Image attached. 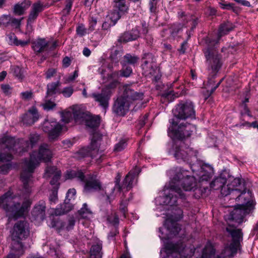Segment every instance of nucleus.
I'll return each mask as SVG.
<instances>
[{"instance_id": "4c0bfd02", "label": "nucleus", "mask_w": 258, "mask_h": 258, "mask_svg": "<svg viewBox=\"0 0 258 258\" xmlns=\"http://www.w3.org/2000/svg\"><path fill=\"white\" fill-rule=\"evenodd\" d=\"M119 17H106L105 20L102 24V28L104 30L109 29L110 27L114 26Z\"/></svg>"}, {"instance_id": "1a4fd4ad", "label": "nucleus", "mask_w": 258, "mask_h": 258, "mask_svg": "<svg viewBox=\"0 0 258 258\" xmlns=\"http://www.w3.org/2000/svg\"><path fill=\"white\" fill-rule=\"evenodd\" d=\"M118 76L119 73L116 71L108 75L107 79L109 82V84L102 89L101 93H93L91 95L95 100L98 102L100 105L105 110L108 107V101L112 94V89H114L118 84Z\"/></svg>"}, {"instance_id": "ea45409f", "label": "nucleus", "mask_w": 258, "mask_h": 258, "mask_svg": "<svg viewBox=\"0 0 258 258\" xmlns=\"http://www.w3.org/2000/svg\"><path fill=\"white\" fill-rule=\"evenodd\" d=\"M9 21L7 25L10 24L14 27L18 28L20 25L21 20L20 19H14L11 17H2L0 20V23L2 24L4 21Z\"/></svg>"}, {"instance_id": "052dcab7", "label": "nucleus", "mask_w": 258, "mask_h": 258, "mask_svg": "<svg viewBox=\"0 0 258 258\" xmlns=\"http://www.w3.org/2000/svg\"><path fill=\"white\" fill-rule=\"evenodd\" d=\"M157 2L150 1L149 2V9L151 13L155 14L157 10Z\"/></svg>"}, {"instance_id": "3c124183", "label": "nucleus", "mask_w": 258, "mask_h": 258, "mask_svg": "<svg viewBox=\"0 0 258 258\" xmlns=\"http://www.w3.org/2000/svg\"><path fill=\"white\" fill-rule=\"evenodd\" d=\"M179 31L180 29L178 28L172 27L170 28L169 30H166L165 32L166 33H169L170 34L169 38L171 39H174L177 36ZM164 33H165V32H164Z\"/></svg>"}, {"instance_id": "4be33fe9", "label": "nucleus", "mask_w": 258, "mask_h": 258, "mask_svg": "<svg viewBox=\"0 0 258 258\" xmlns=\"http://www.w3.org/2000/svg\"><path fill=\"white\" fill-rule=\"evenodd\" d=\"M39 116L37 109L33 106L23 115L22 120L26 125H32L38 119Z\"/></svg>"}, {"instance_id": "bf43d9fd", "label": "nucleus", "mask_w": 258, "mask_h": 258, "mask_svg": "<svg viewBox=\"0 0 258 258\" xmlns=\"http://www.w3.org/2000/svg\"><path fill=\"white\" fill-rule=\"evenodd\" d=\"M73 4V2L71 0H67L66 8L63 9V12L66 14L68 15L71 9Z\"/></svg>"}, {"instance_id": "a878e982", "label": "nucleus", "mask_w": 258, "mask_h": 258, "mask_svg": "<svg viewBox=\"0 0 258 258\" xmlns=\"http://www.w3.org/2000/svg\"><path fill=\"white\" fill-rule=\"evenodd\" d=\"M31 4L30 0H24L23 2H19L14 6L13 12L16 15H23L25 11L29 8Z\"/></svg>"}, {"instance_id": "2f4dec72", "label": "nucleus", "mask_w": 258, "mask_h": 258, "mask_svg": "<svg viewBox=\"0 0 258 258\" xmlns=\"http://www.w3.org/2000/svg\"><path fill=\"white\" fill-rule=\"evenodd\" d=\"M9 42L11 44H14L17 46H25L28 44L30 42L29 40H18L17 37L14 34H10L8 36Z\"/></svg>"}, {"instance_id": "79ce46f5", "label": "nucleus", "mask_w": 258, "mask_h": 258, "mask_svg": "<svg viewBox=\"0 0 258 258\" xmlns=\"http://www.w3.org/2000/svg\"><path fill=\"white\" fill-rule=\"evenodd\" d=\"M13 246L11 245V250L10 253L8 255V256L6 258H19V257L23 254L24 252V249H23L22 253H20L19 248L17 247L16 250L13 249Z\"/></svg>"}, {"instance_id": "423d86ee", "label": "nucleus", "mask_w": 258, "mask_h": 258, "mask_svg": "<svg viewBox=\"0 0 258 258\" xmlns=\"http://www.w3.org/2000/svg\"><path fill=\"white\" fill-rule=\"evenodd\" d=\"M226 228L227 231L232 236L233 242L229 247H226L224 251L220 255L215 256V249L210 242H208L201 251L199 256L196 258H230L233 256V253L237 251L239 241L242 236V233L240 229H236L234 226L235 224H232L231 227Z\"/></svg>"}, {"instance_id": "2eb2a0df", "label": "nucleus", "mask_w": 258, "mask_h": 258, "mask_svg": "<svg viewBox=\"0 0 258 258\" xmlns=\"http://www.w3.org/2000/svg\"><path fill=\"white\" fill-rule=\"evenodd\" d=\"M66 179L78 178L80 181L84 183V191L88 193L91 191L99 190L101 188L100 182L94 178L91 177L85 180V176L82 172L80 170L68 171L65 175Z\"/></svg>"}, {"instance_id": "8fccbe9b", "label": "nucleus", "mask_w": 258, "mask_h": 258, "mask_svg": "<svg viewBox=\"0 0 258 258\" xmlns=\"http://www.w3.org/2000/svg\"><path fill=\"white\" fill-rule=\"evenodd\" d=\"M178 95L177 93L174 94V91L171 90L167 92H165L162 94V97L171 101L175 97H177Z\"/></svg>"}, {"instance_id": "c03bdc74", "label": "nucleus", "mask_w": 258, "mask_h": 258, "mask_svg": "<svg viewBox=\"0 0 258 258\" xmlns=\"http://www.w3.org/2000/svg\"><path fill=\"white\" fill-rule=\"evenodd\" d=\"M74 89L71 86L66 87L63 88L60 92L63 97L66 98L70 97L74 93Z\"/></svg>"}, {"instance_id": "a19ab883", "label": "nucleus", "mask_w": 258, "mask_h": 258, "mask_svg": "<svg viewBox=\"0 0 258 258\" xmlns=\"http://www.w3.org/2000/svg\"><path fill=\"white\" fill-rule=\"evenodd\" d=\"M59 86V82H52L47 85V95H52L56 93V89Z\"/></svg>"}, {"instance_id": "0eeeda50", "label": "nucleus", "mask_w": 258, "mask_h": 258, "mask_svg": "<svg viewBox=\"0 0 258 258\" xmlns=\"http://www.w3.org/2000/svg\"><path fill=\"white\" fill-rule=\"evenodd\" d=\"M233 29L232 24L230 22L221 25L218 32V40H212L209 42L207 48L204 53L206 58L208 69L212 76H215L221 67V57L217 51L211 47L212 45L218 43L219 39L223 35L227 34Z\"/></svg>"}, {"instance_id": "e433bc0d", "label": "nucleus", "mask_w": 258, "mask_h": 258, "mask_svg": "<svg viewBox=\"0 0 258 258\" xmlns=\"http://www.w3.org/2000/svg\"><path fill=\"white\" fill-rule=\"evenodd\" d=\"M76 105H73L67 110L62 112L61 113V120L65 123H69L72 119V115H74V113L72 110V108Z\"/></svg>"}, {"instance_id": "cd10ccee", "label": "nucleus", "mask_w": 258, "mask_h": 258, "mask_svg": "<svg viewBox=\"0 0 258 258\" xmlns=\"http://www.w3.org/2000/svg\"><path fill=\"white\" fill-rule=\"evenodd\" d=\"M91 19L92 21L90 23V26L89 29V31H88L83 24H81L77 27L76 31L78 35L80 36H84L94 30L93 26L96 24L97 20L95 17H92Z\"/></svg>"}, {"instance_id": "13d9d810", "label": "nucleus", "mask_w": 258, "mask_h": 258, "mask_svg": "<svg viewBox=\"0 0 258 258\" xmlns=\"http://www.w3.org/2000/svg\"><path fill=\"white\" fill-rule=\"evenodd\" d=\"M126 205L127 203L126 201H121L119 206V210L122 213L124 218L125 217V213L127 211Z\"/></svg>"}, {"instance_id": "49530a36", "label": "nucleus", "mask_w": 258, "mask_h": 258, "mask_svg": "<svg viewBox=\"0 0 258 258\" xmlns=\"http://www.w3.org/2000/svg\"><path fill=\"white\" fill-rule=\"evenodd\" d=\"M12 70L14 75L19 79H22L23 77L24 71L19 66H13Z\"/></svg>"}, {"instance_id": "b1692460", "label": "nucleus", "mask_w": 258, "mask_h": 258, "mask_svg": "<svg viewBox=\"0 0 258 258\" xmlns=\"http://www.w3.org/2000/svg\"><path fill=\"white\" fill-rule=\"evenodd\" d=\"M44 176L46 178H52L50 183L51 185H56L60 176V171L55 167H48L45 170Z\"/></svg>"}, {"instance_id": "a211bd4d", "label": "nucleus", "mask_w": 258, "mask_h": 258, "mask_svg": "<svg viewBox=\"0 0 258 258\" xmlns=\"http://www.w3.org/2000/svg\"><path fill=\"white\" fill-rule=\"evenodd\" d=\"M140 172V168L135 167L126 175L121 186L117 185L116 183L114 188H117L119 190H123L124 189L126 191L129 190L136 183L137 177Z\"/></svg>"}, {"instance_id": "412c9836", "label": "nucleus", "mask_w": 258, "mask_h": 258, "mask_svg": "<svg viewBox=\"0 0 258 258\" xmlns=\"http://www.w3.org/2000/svg\"><path fill=\"white\" fill-rule=\"evenodd\" d=\"M45 203L39 201L34 207L32 212V216L34 220L43 221L45 217Z\"/></svg>"}, {"instance_id": "774afa93", "label": "nucleus", "mask_w": 258, "mask_h": 258, "mask_svg": "<svg viewBox=\"0 0 258 258\" xmlns=\"http://www.w3.org/2000/svg\"><path fill=\"white\" fill-rule=\"evenodd\" d=\"M236 2L246 7H250V3L246 0H234Z\"/></svg>"}, {"instance_id": "f3484780", "label": "nucleus", "mask_w": 258, "mask_h": 258, "mask_svg": "<svg viewBox=\"0 0 258 258\" xmlns=\"http://www.w3.org/2000/svg\"><path fill=\"white\" fill-rule=\"evenodd\" d=\"M142 69L144 74L148 76H153L154 80L157 81L161 77L159 69L152 61V55L150 53L144 54L142 59Z\"/></svg>"}, {"instance_id": "6e6552de", "label": "nucleus", "mask_w": 258, "mask_h": 258, "mask_svg": "<svg viewBox=\"0 0 258 258\" xmlns=\"http://www.w3.org/2000/svg\"><path fill=\"white\" fill-rule=\"evenodd\" d=\"M123 89L122 95L117 99L113 107V111L120 116H123L126 114L129 110V107L132 101L142 100L143 98V93L135 92L130 85H124Z\"/></svg>"}, {"instance_id": "5fc2aeb1", "label": "nucleus", "mask_w": 258, "mask_h": 258, "mask_svg": "<svg viewBox=\"0 0 258 258\" xmlns=\"http://www.w3.org/2000/svg\"><path fill=\"white\" fill-rule=\"evenodd\" d=\"M121 56V53L118 50H115L112 53L110 57L112 62H118Z\"/></svg>"}, {"instance_id": "473e14b6", "label": "nucleus", "mask_w": 258, "mask_h": 258, "mask_svg": "<svg viewBox=\"0 0 258 258\" xmlns=\"http://www.w3.org/2000/svg\"><path fill=\"white\" fill-rule=\"evenodd\" d=\"M79 214L81 218L90 220L93 217V213L88 208L87 204H83L82 208L79 211Z\"/></svg>"}, {"instance_id": "7ed1b4c3", "label": "nucleus", "mask_w": 258, "mask_h": 258, "mask_svg": "<svg viewBox=\"0 0 258 258\" xmlns=\"http://www.w3.org/2000/svg\"><path fill=\"white\" fill-rule=\"evenodd\" d=\"M40 139L38 134H31L29 141L19 140L17 142L11 137L6 136L1 139V146L5 147L4 152L0 153V173H7L11 167L12 154L16 150L20 153L22 151H27L34 148Z\"/></svg>"}, {"instance_id": "58836bf2", "label": "nucleus", "mask_w": 258, "mask_h": 258, "mask_svg": "<svg viewBox=\"0 0 258 258\" xmlns=\"http://www.w3.org/2000/svg\"><path fill=\"white\" fill-rule=\"evenodd\" d=\"M43 10V6L40 2L33 4L29 16H37Z\"/></svg>"}, {"instance_id": "72a5a7b5", "label": "nucleus", "mask_w": 258, "mask_h": 258, "mask_svg": "<svg viewBox=\"0 0 258 258\" xmlns=\"http://www.w3.org/2000/svg\"><path fill=\"white\" fill-rule=\"evenodd\" d=\"M226 182V179L225 178L218 177L210 183V187L214 189H220Z\"/></svg>"}, {"instance_id": "4d7b16f0", "label": "nucleus", "mask_w": 258, "mask_h": 258, "mask_svg": "<svg viewBox=\"0 0 258 258\" xmlns=\"http://www.w3.org/2000/svg\"><path fill=\"white\" fill-rule=\"evenodd\" d=\"M55 105V104L53 102L50 101H47L42 104L43 108L45 110L52 109Z\"/></svg>"}, {"instance_id": "603ef678", "label": "nucleus", "mask_w": 258, "mask_h": 258, "mask_svg": "<svg viewBox=\"0 0 258 258\" xmlns=\"http://www.w3.org/2000/svg\"><path fill=\"white\" fill-rule=\"evenodd\" d=\"M123 69L120 71V76L128 77L132 73V69L130 67L122 66Z\"/></svg>"}, {"instance_id": "7c9ffc66", "label": "nucleus", "mask_w": 258, "mask_h": 258, "mask_svg": "<svg viewBox=\"0 0 258 258\" xmlns=\"http://www.w3.org/2000/svg\"><path fill=\"white\" fill-rule=\"evenodd\" d=\"M139 36V32L137 29L133 30L131 32L124 33L121 37V41L128 42L136 39Z\"/></svg>"}, {"instance_id": "f03ea898", "label": "nucleus", "mask_w": 258, "mask_h": 258, "mask_svg": "<svg viewBox=\"0 0 258 258\" xmlns=\"http://www.w3.org/2000/svg\"><path fill=\"white\" fill-rule=\"evenodd\" d=\"M182 217V211L179 208L175 209V212L168 217L163 226L159 228V237L163 241L164 248L161 250L162 258H179V256L190 257L198 251V248L185 246L182 243L173 244L167 242L168 239L175 236L181 230L176 222Z\"/></svg>"}, {"instance_id": "393cba45", "label": "nucleus", "mask_w": 258, "mask_h": 258, "mask_svg": "<svg viewBox=\"0 0 258 258\" xmlns=\"http://www.w3.org/2000/svg\"><path fill=\"white\" fill-rule=\"evenodd\" d=\"M213 169L209 165H203L201 167V171L197 176L199 178L200 181H208L213 176Z\"/></svg>"}, {"instance_id": "f257e3e1", "label": "nucleus", "mask_w": 258, "mask_h": 258, "mask_svg": "<svg viewBox=\"0 0 258 258\" xmlns=\"http://www.w3.org/2000/svg\"><path fill=\"white\" fill-rule=\"evenodd\" d=\"M188 173V171L180 168L168 171L170 181L165 185L160 196L155 199V204L172 207L176 205L177 195L181 199H184L185 195L178 186H181L184 191H191L197 186L196 177L189 176Z\"/></svg>"}, {"instance_id": "39448f33", "label": "nucleus", "mask_w": 258, "mask_h": 258, "mask_svg": "<svg viewBox=\"0 0 258 258\" xmlns=\"http://www.w3.org/2000/svg\"><path fill=\"white\" fill-rule=\"evenodd\" d=\"M20 201V197L14 194L11 189L0 197V206L5 211L9 220L22 216L31 204L29 200L24 201L22 205Z\"/></svg>"}, {"instance_id": "4468645a", "label": "nucleus", "mask_w": 258, "mask_h": 258, "mask_svg": "<svg viewBox=\"0 0 258 258\" xmlns=\"http://www.w3.org/2000/svg\"><path fill=\"white\" fill-rule=\"evenodd\" d=\"M173 118L169 120L170 123H179L188 118L195 117V111L191 102L180 103L172 110Z\"/></svg>"}, {"instance_id": "bb28decb", "label": "nucleus", "mask_w": 258, "mask_h": 258, "mask_svg": "<svg viewBox=\"0 0 258 258\" xmlns=\"http://www.w3.org/2000/svg\"><path fill=\"white\" fill-rule=\"evenodd\" d=\"M101 249L102 243L98 241L91 246L90 250V258H101L102 255Z\"/></svg>"}, {"instance_id": "09e8293b", "label": "nucleus", "mask_w": 258, "mask_h": 258, "mask_svg": "<svg viewBox=\"0 0 258 258\" xmlns=\"http://www.w3.org/2000/svg\"><path fill=\"white\" fill-rule=\"evenodd\" d=\"M79 76L78 70H75L72 75H70L68 77L64 78V83L69 84L73 82Z\"/></svg>"}, {"instance_id": "9b49d317", "label": "nucleus", "mask_w": 258, "mask_h": 258, "mask_svg": "<svg viewBox=\"0 0 258 258\" xmlns=\"http://www.w3.org/2000/svg\"><path fill=\"white\" fill-rule=\"evenodd\" d=\"M29 235L28 224L25 221L17 222L15 224L11 233L12 239L11 245L13 246V249L16 250L17 247L19 248L20 253H22L24 247L20 240L26 238Z\"/></svg>"}, {"instance_id": "9d476101", "label": "nucleus", "mask_w": 258, "mask_h": 258, "mask_svg": "<svg viewBox=\"0 0 258 258\" xmlns=\"http://www.w3.org/2000/svg\"><path fill=\"white\" fill-rule=\"evenodd\" d=\"M168 134L173 139H182L187 138L196 131V126L185 121L179 123H170Z\"/></svg>"}, {"instance_id": "ddd939ff", "label": "nucleus", "mask_w": 258, "mask_h": 258, "mask_svg": "<svg viewBox=\"0 0 258 258\" xmlns=\"http://www.w3.org/2000/svg\"><path fill=\"white\" fill-rule=\"evenodd\" d=\"M245 198H241L243 199L244 202L236 206L229 215H227L226 220L227 223L230 225L231 221H234L237 223H241L242 222L243 217L252 209L254 203L252 200H247Z\"/></svg>"}, {"instance_id": "a18cd8bd", "label": "nucleus", "mask_w": 258, "mask_h": 258, "mask_svg": "<svg viewBox=\"0 0 258 258\" xmlns=\"http://www.w3.org/2000/svg\"><path fill=\"white\" fill-rule=\"evenodd\" d=\"M126 145V141L125 140H121L118 143L115 144L114 150L115 152H120L125 149Z\"/></svg>"}, {"instance_id": "e2e57ef3", "label": "nucleus", "mask_w": 258, "mask_h": 258, "mask_svg": "<svg viewBox=\"0 0 258 258\" xmlns=\"http://www.w3.org/2000/svg\"><path fill=\"white\" fill-rule=\"evenodd\" d=\"M241 183V180L238 178H236L233 180V181L231 182L230 184H229L230 186H232V188H235L234 187H236L239 185H240Z\"/></svg>"}, {"instance_id": "20e7f679", "label": "nucleus", "mask_w": 258, "mask_h": 258, "mask_svg": "<svg viewBox=\"0 0 258 258\" xmlns=\"http://www.w3.org/2000/svg\"><path fill=\"white\" fill-rule=\"evenodd\" d=\"M52 157V152L46 144L41 145L38 153L33 152L30 154L29 161L24 162L21 178L24 184V187L27 192H29L28 184L31 181L32 173L34 169L38 166L41 161L48 162Z\"/></svg>"}, {"instance_id": "6e6d98bb", "label": "nucleus", "mask_w": 258, "mask_h": 258, "mask_svg": "<svg viewBox=\"0 0 258 258\" xmlns=\"http://www.w3.org/2000/svg\"><path fill=\"white\" fill-rule=\"evenodd\" d=\"M1 89L6 95H10L12 92V88L8 84L1 85Z\"/></svg>"}, {"instance_id": "dca6fc26", "label": "nucleus", "mask_w": 258, "mask_h": 258, "mask_svg": "<svg viewBox=\"0 0 258 258\" xmlns=\"http://www.w3.org/2000/svg\"><path fill=\"white\" fill-rule=\"evenodd\" d=\"M169 153L172 155L178 162L187 160L189 157L194 154L192 149L186 147L184 143L181 141L175 143L169 151Z\"/></svg>"}, {"instance_id": "c9c22d12", "label": "nucleus", "mask_w": 258, "mask_h": 258, "mask_svg": "<svg viewBox=\"0 0 258 258\" xmlns=\"http://www.w3.org/2000/svg\"><path fill=\"white\" fill-rule=\"evenodd\" d=\"M116 7L118 10V15H123L128 10V7L125 4V0H115Z\"/></svg>"}, {"instance_id": "f8f14e48", "label": "nucleus", "mask_w": 258, "mask_h": 258, "mask_svg": "<svg viewBox=\"0 0 258 258\" xmlns=\"http://www.w3.org/2000/svg\"><path fill=\"white\" fill-rule=\"evenodd\" d=\"M74 113V119L78 124H85L90 128L98 127L100 119L98 115L93 116L89 112H85L81 105H76L72 108Z\"/></svg>"}, {"instance_id": "c756f323", "label": "nucleus", "mask_w": 258, "mask_h": 258, "mask_svg": "<svg viewBox=\"0 0 258 258\" xmlns=\"http://www.w3.org/2000/svg\"><path fill=\"white\" fill-rule=\"evenodd\" d=\"M48 45V42L44 39H38L33 42L32 48L38 52L43 51Z\"/></svg>"}, {"instance_id": "69168bd1", "label": "nucleus", "mask_w": 258, "mask_h": 258, "mask_svg": "<svg viewBox=\"0 0 258 258\" xmlns=\"http://www.w3.org/2000/svg\"><path fill=\"white\" fill-rule=\"evenodd\" d=\"M21 96L22 99H29L32 97V93L29 91L22 92L21 93Z\"/></svg>"}, {"instance_id": "6ab92c4d", "label": "nucleus", "mask_w": 258, "mask_h": 258, "mask_svg": "<svg viewBox=\"0 0 258 258\" xmlns=\"http://www.w3.org/2000/svg\"><path fill=\"white\" fill-rule=\"evenodd\" d=\"M62 129V126L55 120H45L42 124V130L48 134L50 140L56 139Z\"/></svg>"}, {"instance_id": "c85d7f7f", "label": "nucleus", "mask_w": 258, "mask_h": 258, "mask_svg": "<svg viewBox=\"0 0 258 258\" xmlns=\"http://www.w3.org/2000/svg\"><path fill=\"white\" fill-rule=\"evenodd\" d=\"M76 191L75 189L72 188L70 189L67 194L66 199L64 200V210L66 212H68L72 209V204H70V202L73 199H74V197L76 195Z\"/></svg>"}, {"instance_id": "37998d69", "label": "nucleus", "mask_w": 258, "mask_h": 258, "mask_svg": "<svg viewBox=\"0 0 258 258\" xmlns=\"http://www.w3.org/2000/svg\"><path fill=\"white\" fill-rule=\"evenodd\" d=\"M90 155H91V153L89 148H83L77 152L76 157L78 158H81Z\"/></svg>"}, {"instance_id": "aec40b11", "label": "nucleus", "mask_w": 258, "mask_h": 258, "mask_svg": "<svg viewBox=\"0 0 258 258\" xmlns=\"http://www.w3.org/2000/svg\"><path fill=\"white\" fill-rule=\"evenodd\" d=\"M221 193L223 196H227L228 195H231L232 197L234 198L236 197V200L240 201L241 198H248L250 196L249 192L246 193L245 191H243L241 192L240 190L237 188H233L229 185V184L225 185V184L223 185L220 189Z\"/></svg>"}, {"instance_id": "338daca9", "label": "nucleus", "mask_w": 258, "mask_h": 258, "mask_svg": "<svg viewBox=\"0 0 258 258\" xmlns=\"http://www.w3.org/2000/svg\"><path fill=\"white\" fill-rule=\"evenodd\" d=\"M71 64V59L69 57H65L62 60V66L64 68L68 67Z\"/></svg>"}, {"instance_id": "680f3d73", "label": "nucleus", "mask_w": 258, "mask_h": 258, "mask_svg": "<svg viewBox=\"0 0 258 258\" xmlns=\"http://www.w3.org/2000/svg\"><path fill=\"white\" fill-rule=\"evenodd\" d=\"M57 192L56 190H53L49 196V201L51 203H55L57 200Z\"/></svg>"}, {"instance_id": "f704fd0d", "label": "nucleus", "mask_w": 258, "mask_h": 258, "mask_svg": "<svg viewBox=\"0 0 258 258\" xmlns=\"http://www.w3.org/2000/svg\"><path fill=\"white\" fill-rule=\"evenodd\" d=\"M139 58L135 55H132L130 54H127L124 56L123 60L121 62L122 66H126L127 64H135L138 62Z\"/></svg>"}, {"instance_id": "de8ad7c7", "label": "nucleus", "mask_w": 258, "mask_h": 258, "mask_svg": "<svg viewBox=\"0 0 258 258\" xmlns=\"http://www.w3.org/2000/svg\"><path fill=\"white\" fill-rule=\"evenodd\" d=\"M108 222L113 226H117L119 223V219L118 216L115 214H112L107 218Z\"/></svg>"}, {"instance_id": "864d4df0", "label": "nucleus", "mask_w": 258, "mask_h": 258, "mask_svg": "<svg viewBox=\"0 0 258 258\" xmlns=\"http://www.w3.org/2000/svg\"><path fill=\"white\" fill-rule=\"evenodd\" d=\"M221 7L223 9L232 10L233 12L237 13V10H236L234 7V5L233 4H226V3H220Z\"/></svg>"}, {"instance_id": "5701e85b", "label": "nucleus", "mask_w": 258, "mask_h": 258, "mask_svg": "<svg viewBox=\"0 0 258 258\" xmlns=\"http://www.w3.org/2000/svg\"><path fill=\"white\" fill-rule=\"evenodd\" d=\"M75 224V220L73 217L70 218L67 224L64 223L60 220L54 221L52 220L49 226L51 227L56 228L57 230L66 229L67 230H70L73 229Z\"/></svg>"}, {"instance_id": "0e129e2a", "label": "nucleus", "mask_w": 258, "mask_h": 258, "mask_svg": "<svg viewBox=\"0 0 258 258\" xmlns=\"http://www.w3.org/2000/svg\"><path fill=\"white\" fill-rule=\"evenodd\" d=\"M56 73V70L54 69H49L46 72V78L50 79Z\"/></svg>"}]
</instances>
